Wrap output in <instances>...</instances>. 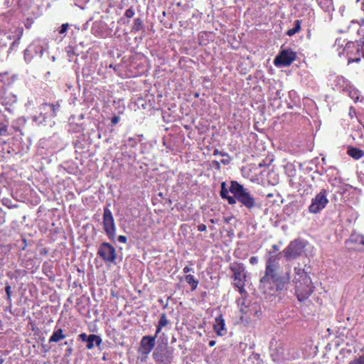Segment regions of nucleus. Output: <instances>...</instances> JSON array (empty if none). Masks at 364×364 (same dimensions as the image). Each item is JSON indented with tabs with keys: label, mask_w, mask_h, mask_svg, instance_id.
<instances>
[{
	"label": "nucleus",
	"mask_w": 364,
	"mask_h": 364,
	"mask_svg": "<svg viewBox=\"0 0 364 364\" xmlns=\"http://www.w3.org/2000/svg\"><path fill=\"white\" fill-rule=\"evenodd\" d=\"M280 260L273 256L267 257L264 275L260 279V288L266 293L267 290L273 294L282 291L290 281L291 266H281Z\"/></svg>",
	"instance_id": "nucleus-1"
},
{
	"label": "nucleus",
	"mask_w": 364,
	"mask_h": 364,
	"mask_svg": "<svg viewBox=\"0 0 364 364\" xmlns=\"http://www.w3.org/2000/svg\"><path fill=\"white\" fill-rule=\"evenodd\" d=\"M294 282L297 299L300 301L307 299L314 291L311 279L308 272L299 267L294 268Z\"/></svg>",
	"instance_id": "nucleus-2"
},
{
	"label": "nucleus",
	"mask_w": 364,
	"mask_h": 364,
	"mask_svg": "<svg viewBox=\"0 0 364 364\" xmlns=\"http://www.w3.org/2000/svg\"><path fill=\"white\" fill-rule=\"evenodd\" d=\"M230 191L235 196L237 201L241 203L242 206L245 207L249 210L260 208V205L257 202L256 199L250 193V191L247 188H244V186L237 181H231Z\"/></svg>",
	"instance_id": "nucleus-3"
},
{
	"label": "nucleus",
	"mask_w": 364,
	"mask_h": 364,
	"mask_svg": "<svg viewBox=\"0 0 364 364\" xmlns=\"http://www.w3.org/2000/svg\"><path fill=\"white\" fill-rule=\"evenodd\" d=\"M60 109V104L57 102L54 103H43L38 107V116L32 117L33 121L42 124L47 119L55 117Z\"/></svg>",
	"instance_id": "nucleus-4"
},
{
	"label": "nucleus",
	"mask_w": 364,
	"mask_h": 364,
	"mask_svg": "<svg viewBox=\"0 0 364 364\" xmlns=\"http://www.w3.org/2000/svg\"><path fill=\"white\" fill-rule=\"evenodd\" d=\"M306 243L301 239H296L283 250L282 254L287 262L294 260L302 255L304 252Z\"/></svg>",
	"instance_id": "nucleus-5"
},
{
	"label": "nucleus",
	"mask_w": 364,
	"mask_h": 364,
	"mask_svg": "<svg viewBox=\"0 0 364 364\" xmlns=\"http://www.w3.org/2000/svg\"><path fill=\"white\" fill-rule=\"evenodd\" d=\"M109 207V205L104 207L102 224L105 232L107 235L108 238L112 241H114L117 228L112 213Z\"/></svg>",
	"instance_id": "nucleus-6"
},
{
	"label": "nucleus",
	"mask_w": 364,
	"mask_h": 364,
	"mask_svg": "<svg viewBox=\"0 0 364 364\" xmlns=\"http://www.w3.org/2000/svg\"><path fill=\"white\" fill-rule=\"evenodd\" d=\"M271 357L274 362L282 363L290 359L289 350L280 341H272L270 342Z\"/></svg>",
	"instance_id": "nucleus-7"
},
{
	"label": "nucleus",
	"mask_w": 364,
	"mask_h": 364,
	"mask_svg": "<svg viewBox=\"0 0 364 364\" xmlns=\"http://www.w3.org/2000/svg\"><path fill=\"white\" fill-rule=\"evenodd\" d=\"M47 50L46 43L40 40L34 41L24 51V59L27 63L31 61L35 56L41 58L43 53Z\"/></svg>",
	"instance_id": "nucleus-8"
},
{
	"label": "nucleus",
	"mask_w": 364,
	"mask_h": 364,
	"mask_svg": "<svg viewBox=\"0 0 364 364\" xmlns=\"http://www.w3.org/2000/svg\"><path fill=\"white\" fill-rule=\"evenodd\" d=\"M328 203L327 191L326 189L323 188L312 198L311 203L309 206V211L311 213H318L325 208Z\"/></svg>",
	"instance_id": "nucleus-9"
},
{
	"label": "nucleus",
	"mask_w": 364,
	"mask_h": 364,
	"mask_svg": "<svg viewBox=\"0 0 364 364\" xmlns=\"http://www.w3.org/2000/svg\"><path fill=\"white\" fill-rule=\"evenodd\" d=\"M97 254L105 263H115L117 252L115 248L109 242H102L99 246Z\"/></svg>",
	"instance_id": "nucleus-10"
},
{
	"label": "nucleus",
	"mask_w": 364,
	"mask_h": 364,
	"mask_svg": "<svg viewBox=\"0 0 364 364\" xmlns=\"http://www.w3.org/2000/svg\"><path fill=\"white\" fill-rule=\"evenodd\" d=\"M234 285L238 289V291L241 295V297L237 299V306L240 308V311L243 314L240 318H243L244 316L247 317L251 316L252 315V310L248 305L245 304V296L247 294L245 289V282L234 283Z\"/></svg>",
	"instance_id": "nucleus-11"
},
{
	"label": "nucleus",
	"mask_w": 364,
	"mask_h": 364,
	"mask_svg": "<svg viewBox=\"0 0 364 364\" xmlns=\"http://www.w3.org/2000/svg\"><path fill=\"white\" fill-rule=\"evenodd\" d=\"M296 53L290 48L282 49L274 59V64L277 66H288L295 60Z\"/></svg>",
	"instance_id": "nucleus-12"
},
{
	"label": "nucleus",
	"mask_w": 364,
	"mask_h": 364,
	"mask_svg": "<svg viewBox=\"0 0 364 364\" xmlns=\"http://www.w3.org/2000/svg\"><path fill=\"white\" fill-rule=\"evenodd\" d=\"M230 269L232 272V278L235 283L246 282L247 272L244 264L241 262H232L230 265Z\"/></svg>",
	"instance_id": "nucleus-13"
},
{
	"label": "nucleus",
	"mask_w": 364,
	"mask_h": 364,
	"mask_svg": "<svg viewBox=\"0 0 364 364\" xmlns=\"http://www.w3.org/2000/svg\"><path fill=\"white\" fill-rule=\"evenodd\" d=\"M156 336V334H155L154 336L152 337L146 336L141 338L140 351L142 354L148 355L151 352L155 346V339Z\"/></svg>",
	"instance_id": "nucleus-14"
},
{
	"label": "nucleus",
	"mask_w": 364,
	"mask_h": 364,
	"mask_svg": "<svg viewBox=\"0 0 364 364\" xmlns=\"http://www.w3.org/2000/svg\"><path fill=\"white\" fill-rule=\"evenodd\" d=\"M23 34V28L22 26L15 27L10 30L8 38L10 40H14L11 44L10 49H16L19 45L20 40Z\"/></svg>",
	"instance_id": "nucleus-15"
},
{
	"label": "nucleus",
	"mask_w": 364,
	"mask_h": 364,
	"mask_svg": "<svg viewBox=\"0 0 364 364\" xmlns=\"http://www.w3.org/2000/svg\"><path fill=\"white\" fill-rule=\"evenodd\" d=\"M334 89L345 92L349 90L350 82L343 76H336L333 80Z\"/></svg>",
	"instance_id": "nucleus-16"
},
{
	"label": "nucleus",
	"mask_w": 364,
	"mask_h": 364,
	"mask_svg": "<svg viewBox=\"0 0 364 364\" xmlns=\"http://www.w3.org/2000/svg\"><path fill=\"white\" fill-rule=\"evenodd\" d=\"M17 102V96L12 92H9L6 90L1 95L0 102L4 106H11Z\"/></svg>",
	"instance_id": "nucleus-17"
},
{
	"label": "nucleus",
	"mask_w": 364,
	"mask_h": 364,
	"mask_svg": "<svg viewBox=\"0 0 364 364\" xmlns=\"http://www.w3.org/2000/svg\"><path fill=\"white\" fill-rule=\"evenodd\" d=\"M87 343V348L90 350L92 349L95 347V345L97 346H99L102 343V339L100 336L95 335V334H90L89 335V338L86 341Z\"/></svg>",
	"instance_id": "nucleus-18"
},
{
	"label": "nucleus",
	"mask_w": 364,
	"mask_h": 364,
	"mask_svg": "<svg viewBox=\"0 0 364 364\" xmlns=\"http://www.w3.org/2000/svg\"><path fill=\"white\" fill-rule=\"evenodd\" d=\"M213 328L218 336H224L227 333V330L225 328L224 320H215Z\"/></svg>",
	"instance_id": "nucleus-19"
},
{
	"label": "nucleus",
	"mask_w": 364,
	"mask_h": 364,
	"mask_svg": "<svg viewBox=\"0 0 364 364\" xmlns=\"http://www.w3.org/2000/svg\"><path fill=\"white\" fill-rule=\"evenodd\" d=\"M348 154L354 159H360L364 156V151L355 147H348L347 151Z\"/></svg>",
	"instance_id": "nucleus-20"
},
{
	"label": "nucleus",
	"mask_w": 364,
	"mask_h": 364,
	"mask_svg": "<svg viewBox=\"0 0 364 364\" xmlns=\"http://www.w3.org/2000/svg\"><path fill=\"white\" fill-rule=\"evenodd\" d=\"M320 7L326 12H330L333 10L332 0H316Z\"/></svg>",
	"instance_id": "nucleus-21"
},
{
	"label": "nucleus",
	"mask_w": 364,
	"mask_h": 364,
	"mask_svg": "<svg viewBox=\"0 0 364 364\" xmlns=\"http://www.w3.org/2000/svg\"><path fill=\"white\" fill-rule=\"evenodd\" d=\"M65 337V336L63 333L62 329L59 328L53 332V335L50 336L49 339V342H58L60 340L63 339Z\"/></svg>",
	"instance_id": "nucleus-22"
},
{
	"label": "nucleus",
	"mask_w": 364,
	"mask_h": 364,
	"mask_svg": "<svg viewBox=\"0 0 364 364\" xmlns=\"http://www.w3.org/2000/svg\"><path fill=\"white\" fill-rule=\"evenodd\" d=\"M272 250L268 252V255L267 257H272L273 256H275L278 260H280L282 258V252L279 251V247L277 245H273L272 246Z\"/></svg>",
	"instance_id": "nucleus-23"
},
{
	"label": "nucleus",
	"mask_w": 364,
	"mask_h": 364,
	"mask_svg": "<svg viewBox=\"0 0 364 364\" xmlns=\"http://www.w3.org/2000/svg\"><path fill=\"white\" fill-rule=\"evenodd\" d=\"M301 20H296L294 21V28H292L291 29H289L287 31V35L289 36H293L296 33H299L300 31V30H301Z\"/></svg>",
	"instance_id": "nucleus-24"
},
{
	"label": "nucleus",
	"mask_w": 364,
	"mask_h": 364,
	"mask_svg": "<svg viewBox=\"0 0 364 364\" xmlns=\"http://www.w3.org/2000/svg\"><path fill=\"white\" fill-rule=\"evenodd\" d=\"M186 282L191 287L192 290H195L198 284V281L195 279L192 274H187L185 277Z\"/></svg>",
	"instance_id": "nucleus-25"
},
{
	"label": "nucleus",
	"mask_w": 364,
	"mask_h": 364,
	"mask_svg": "<svg viewBox=\"0 0 364 364\" xmlns=\"http://www.w3.org/2000/svg\"><path fill=\"white\" fill-rule=\"evenodd\" d=\"M345 92H347L349 97L355 102H357L359 100L358 91L353 88L351 86L349 87V90H347Z\"/></svg>",
	"instance_id": "nucleus-26"
},
{
	"label": "nucleus",
	"mask_w": 364,
	"mask_h": 364,
	"mask_svg": "<svg viewBox=\"0 0 364 364\" xmlns=\"http://www.w3.org/2000/svg\"><path fill=\"white\" fill-rule=\"evenodd\" d=\"M143 27V21L141 18H136L134 21V24L132 28V31L133 32H138L140 31Z\"/></svg>",
	"instance_id": "nucleus-27"
},
{
	"label": "nucleus",
	"mask_w": 364,
	"mask_h": 364,
	"mask_svg": "<svg viewBox=\"0 0 364 364\" xmlns=\"http://www.w3.org/2000/svg\"><path fill=\"white\" fill-rule=\"evenodd\" d=\"M230 191V188H227L226 187V183L225 182H223L221 183V189H220V196L222 198L225 199L226 197H228V196H230L228 193H229Z\"/></svg>",
	"instance_id": "nucleus-28"
},
{
	"label": "nucleus",
	"mask_w": 364,
	"mask_h": 364,
	"mask_svg": "<svg viewBox=\"0 0 364 364\" xmlns=\"http://www.w3.org/2000/svg\"><path fill=\"white\" fill-rule=\"evenodd\" d=\"M350 240L360 245H364V236L363 235H353L350 237Z\"/></svg>",
	"instance_id": "nucleus-29"
},
{
	"label": "nucleus",
	"mask_w": 364,
	"mask_h": 364,
	"mask_svg": "<svg viewBox=\"0 0 364 364\" xmlns=\"http://www.w3.org/2000/svg\"><path fill=\"white\" fill-rule=\"evenodd\" d=\"M273 89H274V87H271L269 88V92H273ZM281 92H282L281 90H277L274 93L272 92L270 94L271 98L273 99V100H277L278 98L280 99L282 97Z\"/></svg>",
	"instance_id": "nucleus-30"
},
{
	"label": "nucleus",
	"mask_w": 364,
	"mask_h": 364,
	"mask_svg": "<svg viewBox=\"0 0 364 364\" xmlns=\"http://www.w3.org/2000/svg\"><path fill=\"white\" fill-rule=\"evenodd\" d=\"M75 5L80 8L81 9H84L85 6L90 0H73Z\"/></svg>",
	"instance_id": "nucleus-31"
},
{
	"label": "nucleus",
	"mask_w": 364,
	"mask_h": 364,
	"mask_svg": "<svg viewBox=\"0 0 364 364\" xmlns=\"http://www.w3.org/2000/svg\"><path fill=\"white\" fill-rule=\"evenodd\" d=\"M134 14H135L134 9L133 6H132L125 11L124 16L127 17V18H131L134 16Z\"/></svg>",
	"instance_id": "nucleus-32"
},
{
	"label": "nucleus",
	"mask_w": 364,
	"mask_h": 364,
	"mask_svg": "<svg viewBox=\"0 0 364 364\" xmlns=\"http://www.w3.org/2000/svg\"><path fill=\"white\" fill-rule=\"evenodd\" d=\"M5 291L6 294V300L9 303L11 301V287L9 284H6L5 287Z\"/></svg>",
	"instance_id": "nucleus-33"
},
{
	"label": "nucleus",
	"mask_w": 364,
	"mask_h": 364,
	"mask_svg": "<svg viewBox=\"0 0 364 364\" xmlns=\"http://www.w3.org/2000/svg\"><path fill=\"white\" fill-rule=\"evenodd\" d=\"M168 323V320H160V322L159 323V325L157 326V329H156V332L155 334H156V336L158 335V333L161 331L162 327L166 326Z\"/></svg>",
	"instance_id": "nucleus-34"
},
{
	"label": "nucleus",
	"mask_w": 364,
	"mask_h": 364,
	"mask_svg": "<svg viewBox=\"0 0 364 364\" xmlns=\"http://www.w3.org/2000/svg\"><path fill=\"white\" fill-rule=\"evenodd\" d=\"M355 44L353 42H348L346 43L345 48L343 49V51H345L347 53V55H348L349 50L351 48H354Z\"/></svg>",
	"instance_id": "nucleus-35"
},
{
	"label": "nucleus",
	"mask_w": 364,
	"mask_h": 364,
	"mask_svg": "<svg viewBox=\"0 0 364 364\" xmlns=\"http://www.w3.org/2000/svg\"><path fill=\"white\" fill-rule=\"evenodd\" d=\"M225 199L228 200V203L230 205H234L237 203V198H235V196L233 195L232 196H228V197H226Z\"/></svg>",
	"instance_id": "nucleus-36"
},
{
	"label": "nucleus",
	"mask_w": 364,
	"mask_h": 364,
	"mask_svg": "<svg viewBox=\"0 0 364 364\" xmlns=\"http://www.w3.org/2000/svg\"><path fill=\"white\" fill-rule=\"evenodd\" d=\"M349 364H364V355L360 356L358 359L353 360Z\"/></svg>",
	"instance_id": "nucleus-37"
},
{
	"label": "nucleus",
	"mask_w": 364,
	"mask_h": 364,
	"mask_svg": "<svg viewBox=\"0 0 364 364\" xmlns=\"http://www.w3.org/2000/svg\"><path fill=\"white\" fill-rule=\"evenodd\" d=\"M68 27H69V24L68 23H63V24H62L60 28V29H59V33L63 34V33H66Z\"/></svg>",
	"instance_id": "nucleus-38"
},
{
	"label": "nucleus",
	"mask_w": 364,
	"mask_h": 364,
	"mask_svg": "<svg viewBox=\"0 0 364 364\" xmlns=\"http://www.w3.org/2000/svg\"><path fill=\"white\" fill-rule=\"evenodd\" d=\"M120 120V117L119 116L114 115L111 119L112 125L117 124Z\"/></svg>",
	"instance_id": "nucleus-39"
},
{
	"label": "nucleus",
	"mask_w": 364,
	"mask_h": 364,
	"mask_svg": "<svg viewBox=\"0 0 364 364\" xmlns=\"http://www.w3.org/2000/svg\"><path fill=\"white\" fill-rule=\"evenodd\" d=\"M79 338L84 342H86L87 339L89 338V335L87 336L86 333H82L79 335Z\"/></svg>",
	"instance_id": "nucleus-40"
},
{
	"label": "nucleus",
	"mask_w": 364,
	"mask_h": 364,
	"mask_svg": "<svg viewBox=\"0 0 364 364\" xmlns=\"http://www.w3.org/2000/svg\"><path fill=\"white\" fill-rule=\"evenodd\" d=\"M117 240L121 243H127V237L124 235H119L117 237Z\"/></svg>",
	"instance_id": "nucleus-41"
},
{
	"label": "nucleus",
	"mask_w": 364,
	"mask_h": 364,
	"mask_svg": "<svg viewBox=\"0 0 364 364\" xmlns=\"http://www.w3.org/2000/svg\"><path fill=\"white\" fill-rule=\"evenodd\" d=\"M9 134V132H6V129L5 128H0V137L1 136H8Z\"/></svg>",
	"instance_id": "nucleus-42"
},
{
	"label": "nucleus",
	"mask_w": 364,
	"mask_h": 364,
	"mask_svg": "<svg viewBox=\"0 0 364 364\" xmlns=\"http://www.w3.org/2000/svg\"><path fill=\"white\" fill-rule=\"evenodd\" d=\"M258 262V258L257 257H251L250 258V263L252 265L257 264Z\"/></svg>",
	"instance_id": "nucleus-43"
},
{
	"label": "nucleus",
	"mask_w": 364,
	"mask_h": 364,
	"mask_svg": "<svg viewBox=\"0 0 364 364\" xmlns=\"http://www.w3.org/2000/svg\"><path fill=\"white\" fill-rule=\"evenodd\" d=\"M348 63H358L360 61V58H352L350 57H348Z\"/></svg>",
	"instance_id": "nucleus-44"
},
{
	"label": "nucleus",
	"mask_w": 364,
	"mask_h": 364,
	"mask_svg": "<svg viewBox=\"0 0 364 364\" xmlns=\"http://www.w3.org/2000/svg\"><path fill=\"white\" fill-rule=\"evenodd\" d=\"M198 228V230L200 231V232H203V231H205L206 230V225H204V224H200L198 225L197 227Z\"/></svg>",
	"instance_id": "nucleus-45"
},
{
	"label": "nucleus",
	"mask_w": 364,
	"mask_h": 364,
	"mask_svg": "<svg viewBox=\"0 0 364 364\" xmlns=\"http://www.w3.org/2000/svg\"><path fill=\"white\" fill-rule=\"evenodd\" d=\"M8 127H9V123L6 122H0V128H5L6 129V132H8Z\"/></svg>",
	"instance_id": "nucleus-46"
},
{
	"label": "nucleus",
	"mask_w": 364,
	"mask_h": 364,
	"mask_svg": "<svg viewBox=\"0 0 364 364\" xmlns=\"http://www.w3.org/2000/svg\"><path fill=\"white\" fill-rule=\"evenodd\" d=\"M191 271H193V269H192V268H191V267H188V266H186V267L183 268V272L184 273H188V272H191Z\"/></svg>",
	"instance_id": "nucleus-47"
},
{
	"label": "nucleus",
	"mask_w": 364,
	"mask_h": 364,
	"mask_svg": "<svg viewBox=\"0 0 364 364\" xmlns=\"http://www.w3.org/2000/svg\"><path fill=\"white\" fill-rule=\"evenodd\" d=\"M316 172H317L320 176H322V175H323V173H324L325 172H326V170H325V168L322 167L321 170H316Z\"/></svg>",
	"instance_id": "nucleus-48"
},
{
	"label": "nucleus",
	"mask_w": 364,
	"mask_h": 364,
	"mask_svg": "<svg viewBox=\"0 0 364 364\" xmlns=\"http://www.w3.org/2000/svg\"><path fill=\"white\" fill-rule=\"evenodd\" d=\"M220 154L221 156H228V154L226 153H221V152H219L218 150H215L214 151V155H217V154Z\"/></svg>",
	"instance_id": "nucleus-49"
},
{
	"label": "nucleus",
	"mask_w": 364,
	"mask_h": 364,
	"mask_svg": "<svg viewBox=\"0 0 364 364\" xmlns=\"http://www.w3.org/2000/svg\"><path fill=\"white\" fill-rule=\"evenodd\" d=\"M22 242H23V246L22 247V250H25L26 246H27V244H26V240L25 239H23L22 240Z\"/></svg>",
	"instance_id": "nucleus-50"
},
{
	"label": "nucleus",
	"mask_w": 364,
	"mask_h": 364,
	"mask_svg": "<svg viewBox=\"0 0 364 364\" xmlns=\"http://www.w3.org/2000/svg\"><path fill=\"white\" fill-rule=\"evenodd\" d=\"M221 162L225 165H228L230 163V161L228 159H223Z\"/></svg>",
	"instance_id": "nucleus-51"
},
{
	"label": "nucleus",
	"mask_w": 364,
	"mask_h": 364,
	"mask_svg": "<svg viewBox=\"0 0 364 364\" xmlns=\"http://www.w3.org/2000/svg\"><path fill=\"white\" fill-rule=\"evenodd\" d=\"M215 345V341H213V340H211L210 342H209V346L213 347Z\"/></svg>",
	"instance_id": "nucleus-52"
},
{
	"label": "nucleus",
	"mask_w": 364,
	"mask_h": 364,
	"mask_svg": "<svg viewBox=\"0 0 364 364\" xmlns=\"http://www.w3.org/2000/svg\"><path fill=\"white\" fill-rule=\"evenodd\" d=\"M3 363H4V359H3L2 356L0 355V364H3Z\"/></svg>",
	"instance_id": "nucleus-53"
},
{
	"label": "nucleus",
	"mask_w": 364,
	"mask_h": 364,
	"mask_svg": "<svg viewBox=\"0 0 364 364\" xmlns=\"http://www.w3.org/2000/svg\"><path fill=\"white\" fill-rule=\"evenodd\" d=\"M160 318H161V319L166 318L165 314H162Z\"/></svg>",
	"instance_id": "nucleus-54"
},
{
	"label": "nucleus",
	"mask_w": 364,
	"mask_h": 364,
	"mask_svg": "<svg viewBox=\"0 0 364 364\" xmlns=\"http://www.w3.org/2000/svg\"><path fill=\"white\" fill-rule=\"evenodd\" d=\"M361 9L363 11H364V1L361 4Z\"/></svg>",
	"instance_id": "nucleus-55"
},
{
	"label": "nucleus",
	"mask_w": 364,
	"mask_h": 364,
	"mask_svg": "<svg viewBox=\"0 0 364 364\" xmlns=\"http://www.w3.org/2000/svg\"><path fill=\"white\" fill-rule=\"evenodd\" d=\"M263 166H264V164H263L262 163H259V164H258V166H259V167H262Z\"/></svg>",
	"instance_id": "nucleus-56"
},
{
	"label": "nucleus",
	"mask_w": 364,
	"mask_h": 364,
	"mask_svg": "<svg viewBox=\"0 0 364 364\" xmlns=\"http://www.w3.org/2000/svg\"><path fill=\"white\" fill-rule=\"evenodd\" d=\"M328 181H329L330 183H331V182H332V180H331V178H329Z\"/></svg>",
	"instance_id": "nucleus-57"
},
{
	"label": "nucleus",
	"mask_w": 364,
	"mask_h": 364,
	"mask_svg": "<svg viewBox=\"0 0 364 364\" xmlns=\"http://www.w3.org/2000/svg\"><path fill=\"white\" fill-rule=\"evenodd\" d=\"M363 57L364 58V50L363 51Z\"/></svg>",
	"instance_id": "nucleus-58"
}]
</instances>
